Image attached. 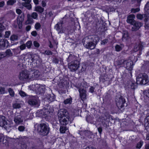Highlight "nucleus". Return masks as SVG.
Wrapping results in <instances>:
<instances>
[{"label":"nucleus","instance_id":"19","mask_svg":"<svg viewBox=\"0 0 149 149\" xmlns=\"http://www.w3.org/2000/svg\"><path fill=\"white\" fill-rule=\"evenodd\" d=\"M125 101L124 99L120 98L118 102H116V105L119 108H121L123 107Z\"/></svg>","mask_w":149,"mask_h":149},{"label":"nucleus","instance_id":"4","mask_svg":"<svg viewBox=\"0 0 149 149\" xmlns=\"http://www.w3.org/2000/svg\"><path fill=\"white\" fill-rule=\"evenodd\" d=\"M38 131L42 135H47L49 132V128L47 124L41 123L38 126Z\"/></svg>","mask_w":149,"mask_h":149},{"label":"nucleus","instance_id":"32","mask_svg":"<svg viewBox=\"0 0 149 149\" xmlns=\"http://www.w3.org/2000/svg\"><path fill=\"white\" fill-rule=\"evenodd\" d=\"M144 10L149 15V2H148L146 5Z\"/></svg>","mask_w":149,"mask_h":149},{"label":"nucleus","instance_id":"53","mask_svg":"<svg viewBox=\"0 0 149 149\" xmlns=\"http://www.w3.org/2000/svg\"><path fill=\"white\" fill-rule=\"evenodd\" d=\"M5 57V55L4 54V53H0V60L4 58Z\"/></svg>","mask_w":149,"mask_h":149},{"label":"nucleus","instance_id":"6","mask_svg":"<svg viewBox=\"0 0 149 149\" xmlns=\"http://www.w3.org/2000/svg\"><path fill=\"white\" fill-rule=\"evenodd\" d=\"M84 40L86 42L84 43V47L87 49H94L95 47V45L93 42V40L91 39V37L90 36L88 38H86Z\"/></svg>","mask_w":149,"mask_h":149},{"label":"nucleus","instance_id":"22","mask_svg":"<svg viewBox=\"0 0 149 149\" xmlns=\"http://www.w3.org/2000/svg\"><path fill=\"white\" fill-rule=\"evenodd\" d=\"M62 25V23L60 22L58 23L55 26V28L56 30L60 33H63V32Z\"/></svg>","mask_w":149,"mask_h":149},{"label":"nucleus","instance_id":"57","mask_svg":"<svg viewBox=\"0 0 149 149\" xmlns=\"http://www.w3.org/2000/svg\"><path fill=\"white\" fill-rule=\"evenodd\" d=\"M31 29V26L30 25H28L26 27V31H29Z\"/></svg>","mask_w":149,"mask_h":149},{"label":"nucleus","instance_id":"12","mask_svg":"<svg viewBox=\"0 0 149 149\" xmlns=\"http://www.w3.org/2000/svg\"><path fill=\"white\" fill-rule=\"evenodd\" d=\"M8 45V42L6 40L1 39L0 40V49H3L7 48Z\"/></svg>","mask_w":149,"mask_h":149},{"label":"nucleus","instance_id":"40","mask_svg":"<svg viewBox=\"0 0 149 149\" xmlns=\"http://www.w3.org/2000/svg\"><path fill=\"white\" fill-rule=\"evenodd\" d=\"M143 142L142 141H140L137 144L136 148H141L143 144Z\"/></svg>","mask_w":149,"mask_h":149},{"label":"nucleus","instance_id":"18","mask_svg":"<svg viewBox=\"0 0 149 149\" xmlns=\"http://www.w3.org/2000/svg\"><path fill=\"white\" fill-rule=\"evenodd\" d=\"M133 25V26L132 27V31H135L138 29L142 25L141 23L139 22H136L135 21Z\"/></svg>","mask_w":149,"mask_h":149},{"label":"nucleus","instance_id":"47","mask_svg":"<svg viewBox=\"0 0 149 149\" xmlns=\"http://www.w3.org/2000/svg\"><path fill=\"white\" fill-rule=\"evenodd\" d=\"M52 53L49 50H46L44 52V54L47 55H50L52 54Z\"/></svg>","mask_w":149,"mask_h":149},{"label":"nucleus","instance_id":"58","mask_svg":"<svg viewBox=\"0 0 149 149\" xmlns=\"http://www.w3.org/2000/svg\"><path fill=\"white\" fill-rule=\"evenodd\" d=\"M5 5V2L4 1L0 2V7H3Z\"/></svg>","mask_w":149,"mask_h":149},{"label":"nucleus","instance_id":"27","mask_svg":"<svg viewBox=\"0 0 149 149\" xmlns=\"http://www.w3.org/2000/svg\"><path fill=\"white\" fill-rule=\"evenodd\" d=\"M123 47V45L122 44L120 45H116L115 47L116 51L117 52H119L122 49Z\"/></svg>","mask_w":149,"mask_h":149},{"label":"nucleus","instance_id":"24","mask_svg":"<svg viewBox=\"0 0 149 149\" xmlns=\"http://www.w3.org/2000/svg\"><path fill=\"white\" fill-rule=\"evenodd\" d=\"M21 104L19 102H15L13 104V107L14 109H19L21 107Z\"/></svg>","mask_w":149,"mask_h":149},{"label":"nucleus","instance_id":"50","mask_svg":"<svg viewBox=\"0 0 149 149\" xmlns=\"http://www.w3.org/2000/svg\"><path fill=\"white\" fill-rule=\"evenodd\" d=\"M26 48L25 44H22L19 46V48L21 50H22Z\"/></svg>","mask_w":149,"mask_h":149},{"label":"nucleus","instance_id":"28","mask_svg":"<svg viewBox=\"0 0 149 149\" xmlns=\"http://www.w3.org/2000/svg\"><path fill=\"white\" fill-rule=\"evenodd\" d=\"M4 53L5 57L6 56H12V53L11 51L9 49H7Z\"/></svg>","mask_w":149,"mask_h":149},{"label":"nucleus","instance_id":"39","mask_svg":"<svg viewBox=\"0 0 149 149\" xmlns=\"http://www.w3.org/2000/svg\"><path fill=\"white\" fill-rule=\"evenodd\" d=\"M31 17L34 19H37L38 17V15L37 13L33 12L31 14Z\"/></svg>","mask_w":149,"mask_h":149},{"label":"nucleus","instance_id":"25","mask_svg":"<svg viewBox=\"0 0 149 149\" xmlns=\"http://www.w3.org/2000/svg\"><path fill=\"white\" fill-rule=\"evenodd\" d=\"M29 56V55L27 54H22L20 56L21 59L20 60H21L23 61L24 60V61L26 60L28 58ZM20 60H19L20 61Z\"/></svg>","mask_w":149,"mask_h":149},{"label":"nucleus","instance_id":"14","mask_svg":"<svg viewBox=\"0 0 149 149\" xmlns=\"http://www.w3.org/2000/svg\"><path fill=\"white\" fill-rule=\"evenodd\" d=\"M34 90L37 91L39 92L40 93H42L44 91V87L42 85L36 84L34 86Z\"/></svg>","mask_w":149,"mask_h":149},{"label":"nucleus","instance_id":"37","mask_svg":"<svg viewBox=\"0 0 149 149\" xmlns=\"http://www.w3.org/2000/svg\"><path fill=\"white\" fill-rule=\"evenodd\" d=\"M32 45V42L31 41H29L26 43L25 45L29 49L30 48Z\"/></svg>","mask_w":149,"mask_h":149},{"label":"nucleus","instance_id":"33","mask_svg":"<svg viewBox=\"0 0 149 149\" xmlns=\"http://www.w3.org/2000/svg\"><path fill=\"white\" fill-rule=\"evenodd\" d=\"M10 40L13 41H15L17 40L18 36L15 35H13L10 37Z\"/></svg>","mask_w":149,"mask_h":149},{"label":"nucleus","instance_id":"48","mask_svg":"<svg viewBox=\"0 0 149 149\" xmlns=\"http://www.w3.org/2000/svg\"><path fill=\"white\" fill-rule=\"evenodd\" d=\"M19 94L22 97H24L26 95L25 93L22 91H20Z\"/></svg>","mask_w":149,"mask_h":149},{"label":"nucleus","instance_id":"36","mask_svg":"<svg viewBox=\"0 0 149 149\" xmlns=\"http://www.w3.org/2000/svg\"><path fill=\"white\" fill-rule=\"evenodd\" d=\"M72 102V99L71 98L67 99L65 100L64 102L65 104H70Z\"/></svg>","mask_w":149,"mask_h":149},{"label":"nucleus","instance_id":"15","mask_svg":"<svg viewBox=\"0 0 149 149\" xmlns=\"http://www.w3.org/2000/svg\"><path fill=\"white\" fill-rule=\"evenodd\" d=\"M135 18V16L134 15H130L127 17V22L128 23L133 25L135 21L134 20Z\"/></svg>","mask_w":149,"mask_h":149},{"label":"nucleus","instance_id":"62","mask_svg":"<svg viewBox=\"0 0 149 149\" xmlns=\"http://www.w3.org/2000/svg\"><path fill=\"white\" fill-rule=\"evenodd\" d=\"M42 6L45 7L46 5V3L44 1H42Z\"/></svg>","mask_w":149,"mask_h":149},{"label":"nucleus","instance_id":"51","mask_svg":"<svg viewBox=\"0 0 149 149\" xmlns=\"http://www.w3.org/2000/svg\"><path fill=\"white\" fill-rule=\"evenodd\" d=\"M33 45L35 47H39L40 46V45L39 43L36 41H34Z\"/></svg>","mask_w":149,"mask_h":149},{"label":"nucleus","instance_id":"9","mask_svg":"<svg viewBox=\"0 0 149 149\" xmlns=\"http://www.w3.org/2000/svg\"><path fill=\"white\" fill-rule=\"evenodd\" d=\"M79 67V63L78 61H75L69 63L68 68L71 71H76Z\"/></svg>","mask_w":149,"mask_h":149},{"label":"nucleus","instance_id":"31","mask_svg":"<svg viewBox=\"0 0 149 149\" xmlns=\"http://www.w3.org/2000/svg\"><path fill=\"white\" fill-rule=\"evenodd\" d=\"M8 91L11 97H14L15 96V92L13 89L9 88L8 89Z\"/></svg>","mask_w":149,"mask_h":149},{"label":"nucleus","instance_id":"1","mask_svg":"<svg viewBox=\"0 0 149 149\" xmlns=\"http://www.w3.org/2000/svg\"><path fill=\"white\" fill-rule=\"evenodd\" d=\"M58 116L61 125H66L68 123L69 121L71 123L73 120L70 118L69 113L65 109H61L58 111Z\"/></svg>","mask_w":149,"mask_h":149},{"label":"nucleus","instance_id":"8","mask_svg":"<svg viewBox=\"0 0 149 149\" xmlns=\"http://www.w3.org/2000/svg\"><path fill=\"white\" fill-rule=\"evenodd\" d=\"M0 126L3 127L6 129L11 127L6 121L5 117L2 116H0Z\"/></svg>","mask_w":149,"mask_h":149},{"label":"nucleus","instance_id":"7","mask_svg":"<svg viewBox=\"0 0 149 149\" xmlns=\"http://www.w3.org/2000/svg\"><path fill=\"white\" fill-rule=\"evenodd\" d=\"M123 66L127 69L131 70L133 67V62L131 59H128L124 61L123 62Z\"/></svg>","mask_w":149,"mask_h":149},{"label":"nucleus","instance_id":"60","mask_svg":"<svg viewBox=\"0 0 149 149\" xmlns=\"http://www.w3.org/2000/svg\"><path fill=\"white\" fill-rule=\"evenodd\" d=\"M3 137L2 135H0V142L3 141Z\"/></svg>","mask_w":149,"mask_h":149},{"label":"nucleus","instance_id":"23","mask_svg":"<svg viewBox=\"0 0 149 149\" xmlns=\"http://www.w3.org/2000/svg\"><path fill=\"white\" fill-rule=\"evenodd\" d=\"M143 47L142 43H140L138 45H136L134 48V51L136 52L139 50H141Z\"/></svg>","mask_w":149,"mask_h":149},{"label":"nucleus","instance_id":"26","mask_svg":"<svg viewBox=\"0 0 149 149\" xmlns=\"http://www.w3.org/2000/svg\"><path fill=\"white\" fill-rule=\"evenodd\" d=\"M44 10V9L40 6H37L35 8V11L40 13H42Z\"/></svg>","mask_w":149,"mask_h":149},{"label":"nucleus","instance_id":"54","mask_svg":"<svg viewBox=\"0 0 149 149\" xmlns=\"http://www.w3.org/2000/svg\"><path fill=\"white\" fill-rule=\"evenodd\" d=\"M49 97H50L49 99V100L51 101H53L55 99V97L54 95H53L52 96H51L50 95H49Z\"/></svg>","mask_w":149,"mask_h":149},{"label":"nucleus","instance_id":"52","mask_svg":"<svg viewBox=\"0 0 149 149\" xmlns=\"http://www.w3.org/2000/svg\"><path fill=\"white\" fill-rule=\"evenodd\" d=\"M95 88L93 86H91L89 89V92L91 93H93L94 92Z\"/></svg>","mask_w":149,"mask_h":149},{"label":"nucleus","instance_id":"35","mask_svg":"<svg viewBox=\"0 0 149 149\" xmlns=\"http://www.w3.org/2000/svg\"><path fill=\"white\" fill-rule=\"evenodd\" d=\"M41 26V24L39 22L36 23L35 25V29L36 30H39L40 29Z\"/></svg>","mask_w":149,"mask_h":149},{"label":"nucleus","instance_id":"5","mask_svg":"<svg viewBox=\"0 0 149 149\" xmlns=\"http://www.w3.org/2000/svg\"><path fill=\"white\" fill-rule=\"evenodd\" d=\"M30 70L22 71L19 74V78L21 80H31Z\"/></svg>","mask_w":149,"mask_h":149},{"label":"nucleus","instance_id":"64","mask_svg":"<svg viewBox=\"0 0 149 149\" xmlns=\"http://www.w3.org/2000/svg\"><path fill=\"white\" fill-rule=\"evenodd\" d=\"M146 149H149V145H147L146 146Z\"/></svg>","mask_w":149,"mask_h":149},{"label":"nucleus","instance_id":"43","mask_svg":"<svg viewBox=\"0 0 149 149\" xmlns=\"http://www.w3.org/2000/svg\"><path fill=\"white\" fill-rule=\"evenodd\" d=\"M11 33V32L10 31H6L5 33L4 36L5 38H8L9 37Z\"/></svg>","mask_w":149,"mask_h":149},{"label":"nucleus","instance_id":"59","mask_svg":"<svg viewBox=\"0 0 149 149\" xmlns=\"http://www.w3.org/2000/svg\"><path fill=\"white\" fill-rule=\"evenodd\" d=\"M17 13L18 14H20L22 13V11L19 9H17L16 10Z\"/></svg>","mask_w":149,"mask_h":149},{"label":"nucleus","instance_id":"29","mask_svg":"<svg viewBox=\"0 0 149 149\" xmlns=\"http://www.w3.org/2000/svg\"><path fill=\"white\" fill-rule=\"evenodd\" d=\"M17 0H9L7 2V5L8 6H12L16 2Z\"/></svg>","mask_w":149,"mask_h":149},{"label":"nucleus","instance_id":"55","mask_svg":"<svg viewBox=\"0 0 149 149\" xmlns=\"http://www.w3.org/2000/svg\"><path fill=\"white\" fill-rule=\"evenodd\" d=\"M108 42V40L107 39H105L104 40L102 41L101 42V44L102 45H104L107 42Z\"/></svg>","mask_w":149,"mask_h":149},{"label":"nucleus","instance_id":"49","mask_svg":"<svg viewBox=\"0 0 149 149\" xmlns=\"http://www.w3.org/2000/svg\"><path fill=\"white\" fill-rule=\"evenodd\" d=\"M124 61L123 60L118 61H116L118 65H120L123 64V62Z\"/></svg>","mask_w":149,"mask_h":149},{"label":"nucleus","instance_id":"38","mask_svg":"<svg viewBox=\"0 0 149 149\" xmlns=\"http://www.w3.org/2000/svg\"><path fill=\"white\" fill-rule=\"evenodd\" d=\"M44 113V115L48 116L49 115L50 112L47 109H43L42 111Z\"/></svg>","mask_w":149,"mask_h":149},{"label":"nucleus","instance_id":"21","mask_svg":"<svg viewBox=\"0 0 149 149\" xmlns=\"http://www.w3.org/2000/svg\"><path fill=\"white\" fill-rule=\"evenodd\" d=\"M122 39L123 41L124 42L127 41L129 39V34L127 31H123Z\"/></svg>","mask_w":149,"mask_h":149},{"label":"nucleus","instance_id":"30","mask_svg":"<svg viewBox=\"0 0 149 149\" xmlns=\"http://www.w3.org/2000/svg\"><path fill=\"white\" fill-rule=\"evenodd\" d=\"M67 130V128L66 127L61 126L60 128V131L61 133H64Z\"/></svg>","mask_w":149,"mask_h":149},{"label":"nucleus","instance_id":"16","mask_svg":"<svg viewBox=\"0 0 149 149\" xmlns=\"http://www.w3.org/2000/svg\"><path fill=\"white\" fill-rule=\"evenodd\" d=\"M28 103L31 105H36L38 103L37 97L33 96L28 101Z\"/></svg>","mask_w":149,"mask_h":149},{"label":"nucleus","instance_id":"61","mask_svg":"<svg viewBox=\"0 0 149 149\" xmlns=\"http://www.w3.org/2000/svg\"><path fill=\"white\" fill-rule=\"evenodd\" d=\"M98 131L99 132V133L100 134H101L102 131V129L101 127H99L98 128Z\"/></svg>","mask_w":149,"mask_h":149},{"label":"nucleus","instance_id":"10","mask_svg":"<svg viewBox=\"0 0 149 149\" xmlns=\"http://www.w3.org/2000/svg\"><path fill=\"white\" fill-rule=\"evenodd\" d=\"M31 76V80H33L36 79L38 78L40 75V72L37 70L36 69H30Z\"/></svg>","mask_w":149,"mask_h":149},{"label":"nucleus","instance_id":"44","mask_svg":"<svg viewBox=\"0 0 149 149\" xmlns=\"http://www.w3.org/2000/svg\"><path fill=\"white\" fill-rule=\"evenodd\" d=\"M6 93L5 88L0 87V94H4Z\"/></svg>","mask_w":149,"mask_h":149},{"label":"nucleus","instance_id":"41","mask_svg":"<svg viewBox=\"0 0 149 149\" xmlns=\"http://www.w3.org/2000/svg\"><path fill=\"white\" fill-rule=\"evenodd\" d=\"M39 58L38 56L36 55H35L34 56L33 58V62H36V64L38 63L37 62V59Z\"/></svg>","mask_w":149,"mask_h":149},{"label":"nucleus","instance_id":"3","mask_svg":"<svg viewBox=\"0 0 149 149\" xmlns=\"http://www.w3.org/2000/svg\"><path fill=\"white\" fill-rule=\"evenodd\" d=\"M148 81V76L145 73H141L136 78V83L138 84L145 85Z\"/></svg>","mask_w":149,"mask_h":149},{"label":"nucleus","instance_id":"17","mask_svg":"<svg viewBox=\"0 0 149 149\" xmlns=\"http://www.w3.org/2000/svg\"><path fill=\"white\" fill-rule=\"evenodd\" d=\"M24 2L22 3V5L24 6L27 8L28 9H30L31 8V6L30 3L31 2V0H22Z\"/></svg>","mask_w":149,"mask_h":149},{"label":"nucleus","instance_id":"63","mask_svg":"<svg viewBox=\"0 0 149 149\" xmlns=\"http://www.w3.org/2000/svg\"><path fill=\"white\" fill-rule=\"evenodd\" d=\"M33 2L36 4H38V0H33Z\"/></svg>","mask_w":149,"mask_h":149},{"label":"nucleus","instance_id":"11","mask_svg":"<svg viewBox=\"0 0 149 149\" xmlns=\"http://www.w3.org/2000/svg\"><path fill=\"white\" fill-rule=\"evenodd\" d=\"M14 121L17 125L22 124L24 120V119L19 113L16 114L14 118Z\"/></svg>","mask_w":149,"mask_h":149},{"label":"nucleus","instance_id":"20","mask_svg":"<svg viewBox=\"0 0 149 149\" xmlns=\"http://www.w3.org/2000/svg\"><path fill=\"white\" fill-rule=\"evenodd\" d=\"M149 17V15L146 12V14L143 15L141 14H138L137 15L136 17L137 19H142L143 18H145V21H146L148 19V17Z\"/></svg>","mask_w":149,"mask_h":149},{"label":"nucleus","instance_id":"56","mask_svg":"<svg viewBox=\"0 0 149 149\" xmlns=\"http://www.w3.org/2000/svg\"><path fill=\"white\" fill-rule=\"evenodd\" d=\"M31 34L34 36H36L37 35V33L36 31H33L31 32Z\"/></svg>","mask_w":149,"mask_h":149},{"label":"nucleus","instance_id":"42","mask_svg":"<svg viewBox=\"0 0 149 149\" xmlns=\"http://www.w3.org/2000/svg\"><path fill=\"white\" fill-rule=\"evenodd\" d=\"M140 10L139 8H132L131 9V12L133 13H135L136 12H139Z\"/></svg>","mask_w":149,"mask_h":149},{"label":"nucleus","instance_id":"2","mask_svg":"<svg viewBox=\"0 0 149 149\" xmlns=\"http://www.w3.org/2000/svg\"><path fill=\"white\" fill-rule=\"evenodd\" d=\"M79 92L81 99L83 100L86 99V88L88 87L87 84L85 81H83L80 85L78 86Z\"/></svg>","mask_w":149,"mask_h":149},{"label":"nucleus","instance_id":"34","mask_svg":"<svg viewBox=\"0 0 149 149\" xmlns=\"http://www.w3.org/2000/svg\"><path fill=\"white\" fill-rule=\"evenodd\" d=\"M13 50L15 54L16 55L19 54L20 53L21 51L19 49V47H17V48L13 49Z\"/></svg>","mask_w":149,"mask_h":149},{"label":"nucleus","instance_id":"13","mask_svg":"<svg viewBox=\"0 0 149 149\" xmlns=\"http://www.w3.org/2000/svg\"><path fill=\"white\" fill-rule=\"evenodd\" d=\"M24 15L23 14L19 16L17 18V23L19 28H21L22 26V23L24 20Z\"/></svg>","mask_w":149,"mask_h":149},{"label":"nucleus","instance_id":"45","mask_svg":"<svg viewBox=\"0 0 149 149\" xmlns=\"http://www.w3.org/2000/svg\"><path fill=\"white\" fill-rule=\"evenodd\" d=\"M6 27L3 26L2 24L0 23V32H2L6 29Z\"/></svg>","mask_w":149,"mask_h":149},{"label":"nucleus","instance_id":"46","mask_svg":"<svg viewBox=\"0 0 149 149\" xmlns=\"http://www.w3.org/2000/svg\"><path fill=\"white\" fill-rule=\"evenodd\" d=\"M25 127L23 126H20L18 127V130L20 132H22L24 130Z\"/></svg>","mask_w":149,"mask_h":149}]
</instances>
